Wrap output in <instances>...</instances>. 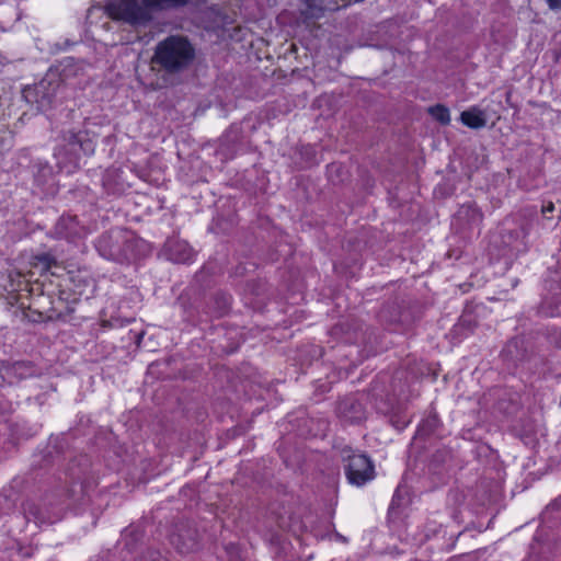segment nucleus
<instances>
[{
	"label": "nucleus",
	"instance_id": "13",
	"mask_svg": "<svg viewBox=\"0 0 561 561\" xmlns=\"http://www.w3.org/2000/svg\"><path fill=\"white\" fill-rule=\"evenodd\" d=\"M153 12L179 10L186 7L191 0H142Z\"/></svg>",
	"mask_w": 561,
	"mask_h": 561
},
{
	"label": "nucleus",
	"instance_id": "22",
	"mask_svg": "<svg viewBox=\"0 0 561 561\" xmlns=\"http://www.w3.org/2000/svg\"><path fill=\"white\" fill-rule=\"evenodd\" d=\"M35 518L39 520V523H45V520L38 516L35 515Z\"/></svg>",
	"mask_w": 561,
	"mask_h": 561
},
{
	"label": "nucleus",
	"instance_id": "11",
	"mask_svg": "<svg viewBox=\"0 0 561 561\" xmlns=\"http://www.w3.org/2000/svg\"><path fill=\"white\" fill-rule=\"evenodd\" d=\"M461 123L472 129H480L486 125V117L484 111L477 106H472L460 114Z\"/></svg>",
	"mask_w": 561,
	"mask_h": 561
},
{
	"label": "nucleus",
	"instance_id": "9",
	"mask_svg": "<svg viewBox=\"0 0 561 561\" xmlns=\"http://www.w3.org/2000/svg\"><path fill=\"white\" fill-rule=\"evenodd\" d=\"M339 416L348 423H360L366 419V411L362 402L354 398H345L337 405Z\"/></svg>",
	"mask_w": 561,
	"mask_h": 561
},
{
	"label": "nucleus",
	"instance_id": "18",
	"mask_svg": "<svg viewBox=\"0 0 561 561\" xmlns=\"http://www.w3.org/2000/svg\"><path fill=\"white\" fill-rule=\"evenodd\" d=\"M403 497L401 495V491L398 488L392 496L391 503L388 508L389 515H394L398 513L399 507L401 506Z\"/></svg>",
	"mask_w": 561,
	"mask_h": 561
},
{
	"label": "nucleus",
	"instance_id": "21",
	"mask_svg": "<svg viewBox=\"0 0 561 561\" xmlns=\"http://www.w3.org/2000/svg\"><path fill=\"white\" fill-rule=\"evenodd\" d=\"M2 373H3V366H2V360H0V387L5 383V379H4V376Z\"/></svg>",
	"mask_w": 561,
	"mask_h": 561
},
{
	"label": "nucleus",
	"instance_id": "12",
	"mask_svg": "<svg viewBox=\"0 0 561 561\" xmlns=\"http://www.w3.org/2000/svg\"><path fill=\"white\" fill-rule=\"evenodd\" d=\"M171 542L181 553H188L198 548V541L195 535L185 538L181 533L174 534L171 537Z\"/></svg>",
	"mask_w": 561,
	"mask_h": 561
},
{
	"label": "nucleus",
	"instance_id": "19",
	"mask_svg": "<svg viewBox=\"0 0 561 561\" xmlns=\"http://www.w3.org/2000/svg\"><path fill=\"white\" fill-rule=\"evenodd\" d=\"M551 10L561 9V0H546Z\"/></svg>",
	"mask_w": 561,
	"mask_h": 561
},
{
	"label": "nucleus",
	"instance_id": "5",
	"mask_svg": "<svg viewBox=\"0 0 561 561\" xmlns=\"http://www.w3.org/2000/svg\"><path fill=\"white\" fill-rule=\"evenodd\" d=\"M58 84L47 79L27 85L23 89V98L30 104H35L38 111H46L50 107L57 92Z\"/></svg>",
	"mask_w": 561,
	"mask_h": 561
},
{
	"label": "nucleus",
	"instance_id": "3",
	"mask_svg": "<svg viewBox=\"0 0 561 561\" xmlns=\"http://www.w3.org/2000/svg\"><path fill=\"white\" fill-rule=\"evenodd\" d=\"M110 16L131 26H147L153 20V11L142 0H113L106 7Z\"/></svg>",
	"mask_w": 561,
	"mask_h": 561
},
{
	"label": "nucleus",
	"instance_id": "15",
	"mask_svg": "<svg viewBox=\"0 0 561 561\" xmlns=\"http://www.w3.org/2000/svg\"><path fill=\"white\" fill-rule=\"evenodd\" d=\"M428 113L431 116L443 125H448L450 123V113L449 110L442 104H436L428 108Z\"/></svg>",
	"mask_w": 561,
	"mask_h": 561
},
{
	"label": "nucleus",
	"instance_id": "7",
	"mask_svg": "<svg viewBox=\"0 0 561 561\" xmlns=\"http://www.w3.org/2000/svg\"><path fill=\"white\" fill-rule=\"evenodd\" d=\"M62 140L67 147V151L78 156L79 152L88 156L94 152V144L91 140L87 130L80 129L75 131L72 129L62 131Z\"/></svg>",
	"mask_w": 561,
	"mask_h": 561
},
{
	"label": "nucleus",
	"instance_id": "6",
	"mask_svg": "<svg viewBox=\"0 0 561 561\" xmlns=\"http://www.w3.org/2000/svg\"><path fill=\"white\" fill-rule=\"evenodd\" d=\"M84 234V227L79 222L77 216L62 215L59 217L50 236L55 239L73 241Z\"/></svg>",
	"mask_w": 561,
	"mask_h": 561
},
{
	"label": "nucleus",
	"instance_id": "4",
	"mask_svg": "<svg viewBox=\"0 0 561 561\" xmlns=\"http://www.w3.org/2000/svg\"><path fill=\"white\" fill-rule=\"evenodd\" d=\"M346 461L345 474L351 484L362 486L375 478L374 463L366 455L353 454Z\"/></svg>",
	"mask_w": 561,
	"mask_h": 561
},
{
	"label": "nucleus",
	"instance_id": "10",
	"mask_svg": "<svg viewBox=\"0 0 561 561\" xmlns=\"http://www.w3.org/2000/svg\"><path fill=\"white\" fill-rule=\"evenodd\" d=\"M456 219L465 228H479L483 221V213L476 203L462 204L456 213Z\"/></svg>",
	"mask_w": 561,
	"mask_h": 561
},
{
	"label": "nucleus",
	"instance_id": "1",
	"mask_svg": "<svg viewBox=\"0 0 561 561\" xmlns=\"http://www.w3.org/2000/svg\"><path fill=\"white\" fill-rule=\"evenodd\" d=\"M195 57V47L186 36L169 35L156 45L150 65L163 78L175 77L186 71Z\"/></svg>",
	"mask_w": 561,
	"mask_h": 561
},
{
	"label": "nucleus",
	"instance_id": "2",
	"mask_svg": "<svg viewBox=\"0 0 561 561\" xmlns=\"http://www.w3.org/2000/svg\"><path fill=\"white\" fill-rule=\"evenodd\" d=\"M135 239L123 229H113L101 234L95 242L98 252L107 260L125 262L135 259Z\"/></svg>",
	"mask_w": 561,
	"mask_h": 561
},
{
	"label": "nucleus",
	"instance_id": "17",
	"mask_svg": "<svg viewBox=\"0 0 561 561\" xmlns=\"http://www.w3.org/2000/svg\"><path fill=\"white\" fill-rule=\"evenodd\" d=\"M216 304L218 305V313L219 316L226 313L231 305V297L227 294H218L215 298Z\"/></svg>",
	"mask_w": 561,
	"mask_h": 561
},
{
	"label": "nucleus",
	"instance_id": "14",
	"mask_svg": "<svg viewBox=\"0 0 561 561\" xmlns=\"http://www.w3.org/2000/svg\"><path fill=\"white\" fill-rule=\"evenodd\" d=\"M171 259L178 263H187L193 257L192 249L183 242H175L170 248Z\"/></svg>",
	"mask_w": 561,
	"mask_h": 561
},
{
	"label": "nucleus",
	"instance_id": "20",
	"mask_svg": "<svg viewBox=\"0 0 561 561\" xmlns=\"http://www.w3.org/2000/svg\"><path fill=\"white\" fill-rule=\"evenodd\" d=\"M554 210V205L553 203L549 202L547 205H543L542 206V214L546 215L547 213H552Z\"/></svg>",
	"mask_w": 561,
	"mask_h": 561
},
{
	"label": "nucleus",
	"instance_id": "16",
	"mask_svg": "<svg viewBox=\"0 0 561 561\" xmlns=\"http://www.w3.org/2000/svg\"><path fill=\"white\" fill-rule=\"evenodd\" d=\"M35 261V265L41 266L43 271H48L53 265H56V259L48 253L36 255Z\"/></svg>",
	"mask_w": 561,
	"mask_h": 561
},
{
	"label": "nucleus",
	"instance_id": "8",
	"mask_svg": "<svg viewBox=\"0 0 561 561\" xmlns=\"http://www.w3.org/2000/svg\"><path fill=\"white\" fill-rule=\"evenodd\" d=\"M5 383L13 385L25 378L37 376L39 369L28 360L2 362Z\"/></svg>",
	"mask_w": 561,
	"mask_h": 561
}]
</instances>
